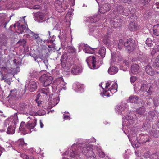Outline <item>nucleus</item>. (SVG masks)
I'll use <instances>...</instances> for the list:
<instances>
[{"instance_id":"f257e3e1","label":"nucleus","mask_w":159,"mask_h":159,"mask_svg":"<svg viewBox=\"0 0 159 159\" xmlns=\"http://www.w3.org/2000/svg\"><path fill=\"white\" fill-rule=\"evenodd\" d=\"M112 82L110 81H107L106 83H102L101 88L102 89V91L101 92V95L102 96H104L107 97L111 96L117 91V84L116 82H113L111 87L108 89V88L112 84Z\"/></svg>"},{"instance_id":"f03ea898","label":"nucleus","mask_w":159,"mask_h":159,"mask_svg":"<svg viewBox=\"0 0 159 159\" xmlns=\"http://www.w3.org/2000/svg\"><path fill=\"white\" fill-rule=\"evenodd\" d=\"M53 79L52 76L46 74L42 75L39 78L40 81L43 83V86H47L50 85L52 83Z\"/></svg>"},{"instance_id":"7ed1b4c3","label":"nucleus","mask_w":159,"mask_h":159,"mask_svg":"<svg viewBox=\"0 0 159 159\" xmlns=\"http://www.w3.org/2000/svg\"><path fill=\"white\" fill-rule=\"evenodd\" d=\"M116 111L119 114L125 116L128 111L127 105L125 103H122L120 105L116 107Z\"/></svg>"},{"instance_id":"20e7f679","label":"nucleus","mask_w":159,"mask_h":159,"mask_svg":"<svg viewBox=\"0 0 159 159\" xmlns=\"http://www.w3.org/2000/svg\"><path fill=\"white\" fill-rule=\"evenodd\" d=\"M82 151L84 154L87 157L90 155L93 156L94 155L92 146L90 144L84 145L82 148Z\"/></svg>"},{"instance_id":"39448f33","label":"nucleus","mask_w":159,"mask_h":159,"mask_svg":"<svg viewBox=\"0 0 159 159\" xmlns=\"http://www.w3.org/2000/svg\"><path fill=\"white\" fill-rule=\"evenodd\" d=\"M140 91L145 96H148L152 93V91L150 88H149L148 84H142L140 88Z\"/></svg>"},{"instance_id":"423d86ee","label":"nucleus","mask_w":159,"mask_h":159,"mask_svg":"<svg viewBox=\"0 0 159 159\" xmlns=\"http://www.w3.org/2000/svg\"><path fill=\"white\" fill-rule=\"evenodd\" d=\"M136 118L134 119L132 116H127L125 117V118L123 117V124L122 125L129 126L131 124H132L134 123V121L135 120Z\"/></svg>"},{"instance_id":"0eeeda50","label":"nucleus","mask_w":159,"mask_h":159,"mask_svg":"<svg viewBox=\"0 0 159 159\" xmlns=\"http://www.w3.org/2000/svg\"><path fill=\"white\" fill-rule=\"evenodd\" d=\"M128 137L130 141L131 142V143L134 147H139V143L137 140H136L135 141L133 142L134 140L136 139L135 134H129L128 135Z\"/></svg>"},{"instance_id":"6e6552de","label":"nucleus","mask_w":159,"mask_h":159,"mask_svg":"<svg viewBox=\"0 0 159 159\" xmlns=\"http://www.w3.org/2000/svg\"><path fill=\"white\" fill-rule=\"evenodd\" d=\"M124 46L126 47V49L129 51H132L133 50L134 45L133 42H131L130 39H128L124 43Z\"/></svg>"},{"instance_id":"1a4fd4ad","label":"nucleus","mask_w":159,"mask_h":159,"mask_svg":"<svg viewBox=\"0 0 159 159\" xmlns=\"http://www.w3.org/2000/svg\"><path fill=\"white\" fill-rule=\"evenodd\" d=\"M14 27L16 29H17L18 31V33L22 34L24 30L26 29V26L23 25H21L20 23L17 22L14 25Z\"/></svg>"},{"instance_id":"9d476101","label":"nucleus","mask_w":159,"mask_h":159,"mask_svg":"<svg viewBox=\"0 0 159 159\" xmlns=\"http://www.w3.org/2000/svg\"><path fill=\"white\" fill-rule=\"evenodd\" d=\"M82 71V68L76 65L74 66L71 70V73L73 75H76L80 73Z\"/></svg>"},{"instance_id":"9b49d317","label":"nucleus","mask_w":159,"mask_h":159,"mask_svg":"<svg viewBox=\"0 0 159 159\" xmlns=\"http://www.w3.org/2000/svg\"><path fill=\"white\" fill-rule=\"evenodd\" d=\"M34 16L36 20L38 22L43 19L44 16L43 13L41 12H37L34 14Z\"/></svg>"},{"instance_id":"f8f14e48","label":"nucleus","mask_w":159,"mask_h":159,"mask_svg":"<svg viewBox=\"0 0 159 159\" xmlns=\"http://www.w3.org/2000/svg\"><path fill=\"white\" fill-rule=\"evenodd\" d=\"M30 34L34 38V40L36 41V43L38 44H39L42 43V40L39 36V34H36L33 32H31L30 33Z\"/></svg>"},{"instance_id":"ddd939ff","label":"nucleus","mask_w":159,"mask_h":159,"mask_svg":"<svg viewBox=\"0 0 159 159\" xmlns=\"http://www.w3.org/2000/svg\"><path fill=\"white\" fill-rule=\"evenodd\" d=\"M92 62L91 66V65H89V63H88V64L89 65V67L91 69H97L99 67V66L97 65L96 64L97 63L96 60V58L94 56H92Z\"/></svg>"},{"instance_id":"4468645a","label":"nucleus","mask_w":159,"mask_h":159,"mask_svg":"<svg viewBox=\"0 0 159 159\" xmlns=\"http://www.w3.org/2000/svg\"><path fill=\"white\" fill-rule=\"evenodd\" d=\"M36 121L35 120L34 122L30 123L28 122L25 125V127L26 129H28L29 130H31L33 129L35 126L36 125Z\"/></svg>"},{"instance_id":"2eb2a0df","label":"nucleus","mask_w":159,"mask_h":159,"mask_svg":"<svg viewBox=\"0 0 159 159\" xmlns=\"http://www.w3.org/2000/svg\"><path fill=\"white\" fill-rule=\"evenodd\" d=\"M84 51L86 53H88L93 54L94 52V49L91 48L87 44L84 45Z\"/></svg>"},{"instance_id":"dca6fc26","label":"nucleus","mask_w":159,"mask_h":159,"mask_svg":"<svg viewBox=\"0 0 159 159\" xmlns=\"http://www.w3.org/2000/svg\"><path fill=\"white\" fill-rule=\"evenodd\" d=\"M37 88V84L35 82L31 81L29 83V90L30 91L33 92Z\"/></svg>"},{"instance_id":"f3484780","label":"nucleus","mask_w":159,"mask_h":159,"mask_svg":"<svg viewBox=\"0 0 159 159\" xmlns=\"http://www.w3.org/2000/svg\"><path fill=\"white\" fill-rule=\"evenodd\" d=\"M118 68L114 66L110 67L108 70V73L110 75H114L118 71Z\"/></svg>"},{"instance_id":"a211bd4d","label":"nucleus","mask_w":159,"mask_h":159,"mask_svg":"<svg viewBox=\"0 0 159 159\" xmlns=\"http://www.w3.org/2000/svg\"><path fill=\"white\" fill-rule=\"evenodd\" d=\"M139 70V67L138 65L135 64L133 65L131 67V71L133 74H136L138 73Z\"/></svg>"},{"instance_id":"6ab92c4d","label":"nucleus","mask_w":159,"mask_h":159,"mask_svg":"<svg viewBox=\"0 0 159 159\" xmlns=\"http://www.w3.org/2000/svg\"><path fill=\"white\" fill-rule=\"evenodd\" d=\"M147 73L149 75H153L154 74V72L151 66L149 65H147L145 68Z\"/></svg>"},{"instance_id":"aec40b11","label":"nucleus","mask_w":159,"mask_h":159,"mask_svg":"<svg viewBox=\"0 0 159 159\" xmlns=\"http://www.w3.org/2000/svg\"><path fill=\"white\" fill-rule=\"evenodd\" d=\"M99 20V17L98 15L93 16L89 18V21L91 23L96 22Z\"/></svg>"},{"instance_id":"412c9836","label":"nucleus","mask_w":159,"mask_h":159,"mask_svg":"<svg viewBox=\"0 0 159 159\" xmlns=\"http://www.w3.org/2000/svg\"><path fill=\"white\" fill-rule=\"evenodd\" d=\"M153 30L154 34L159 36V24L154 26Z\"/></svg>"},{"instance_id":"4be33fe9","label":"nucleus","mask_w":159,"mask_h":159,"mask_svg":"<svg viewBox=\"0 0 159 159\" xmlns=\"http://www.w3.org/2000/svg\"><path fill=\"white\" fill-rule=\"evenodd\" d=\"M150 134L154 137H158L159 136V131L153 129L150 132Z\"/></svg>"},{"instance_id":"5701e85b","label":"nucleus","mask_w":159,"mask_h":159,"mask_svg":"<svg viewBox=\"0 0 159 159\" xmlns=\"http://www.w3.org/2000/svg\"><path fill=\"white\" fill-rule=\"evenodd\" d=\"M102 8L104 9L105 11L103 12L102 11L101 12V11L102 10V9H100V13H102V14H104L105 12L109 11L110 10L111 6L109 4L106 3L104 5Z\"/></svg>"},{"instance_id":"b1692460","label":"nucleus","mask_w":159,"mask_h":159,"mask_svg":"<svg viewBox=\"0 0 159 159\" xmlns=\"http://www.w3.org/2000/svg\"><path fill=\"white\" fill-rule=\"evenodd\" d=\"M137 112L138 114L143 116L147 114L145 109L143 107L139 108V109L137 110Z\"/></svg>"},{"instance_id":"393cba45","label":"nucleus","mask_w":159,"mask_h":159,"mask_svg":"<svg viewBox=\"0 0 159 159\" xmlns=\"http://www.w3.org/2000/svg\"><path fill=\"white\" fill-rule=\"evenodd\" d=\"M40 93L45 95H47L49 94L50 90L48 87L42 89L40 91Z\"/></svg>"},{"instance_id":"a878e982","label":"nucleus","mask_w":159,"mask_h":159,"mask_svg":"<svg viewBox=\"0 0 159 159\" xmlns=\"http://www.w3.org/2000/svg\"><path fill=\"white\" fill-rule=\"evenodd\" d=\"M129 102L131 103L136 102L138 99V97L136 96H132L129 98Z\"/></svg>"},{"instance_id":"bb28decb","label":"nucleus","mask_w":159,"mask_h":159,"mask_svg":"<svg viewBox=\"0 0 159 159\" xmlns=\"http://www.w3.org/2000/svg\"><path fill=\"white\" fill-rule=\"evenodd\" d=\"M111 42V39L109 35L106 36L103 40V42L106 44H109Z\"/></svg>"},{"instance_id":"cd10ccee","label":"nucleus","mask_w":159,"mask_h":159,"mask_svg":"<svg viewBox=\"0 0 159 159\" xmlns=\"http://www.w3.org/2000/svg\"><path fill=\"white\" fill-rule=\"evenodd\" d=\"M15 132V128L12 126H10L8 127L7 133L8 134H13Z\"/></svg>"},{"instance_id":"c85d7f7f","label":"nucleus","mask_w":159,"mask_h":159,"mask_svg":"<svg viewBox=\"0 0 159 159\" xmlns=\"http://www.w3.org/2000/svg\"><path fill=\"white\" fill-rule=\"evenodd\" d=\"M129 28L130 30H137V25L134 22H131L129 25Z\"/></svg>"},{"instance_id":"c756f323","label":"nucleus","mask_w":159,"mask_h":159,"mask_svg":"<svg viewBox=\"0 0 159 159\" xmlns=\"http://www.w3.org/2000/svg\"><path fill=\"white\" fill-rule=\"evenodd\" d=\"M1 68L2 71L4 72L6 74L10 73V69L9 67H7L6 65L5 66H2Z\"/></svg>"},{"instance_id":"7c9ffc66","label":"nucleus","mask_w":159,"mask_h":159,"mask_svg":"<svg viewBox=\"0 0 159 159\" xmlns=\"http://www.w3.org/2000/svg\"><path fill=\"white\" fill-rule=\"evenodd\" d=\"M106 49L104 47H102L100 49V56L102 59L104 58L105 55Z\"/></svg>"},{"instance_id":"2f4dec72","label":"nucleus","mask_w":159,"mask_h":159,"mask_svg":"<svg viewBox=\"0 0 159 159\" xmlns=\"http://www.w3.org/2000/svg\"><path fill=\"white\" fill-rule=\"evenodd\" d=\"M17 90L16 89L11 90L9 96L11 97H16L17 95Z\"/></svg>"},{"instance_id":"473e14b6","label":"nucleus","mask_w":159,"mask_h":159,"mask_svg":"<svg viewBox=\"0 0 159 159\" xmlns=\"http://www.w3.org/2000/svg\"><path fill=\"white\" fill-rule=\"evenodd\" d=\"M63 2L64 0H56L54 3V5L57 7H60Z\"/></svg>"},{"instance_id":"72a5a7b5","label":"nucleus","mask_w":159,"mask_h":159,"mask_svg":"<svg viewBox=\"0 0 159 159\" xmlns=\"http://www.w3.org/2000/svg\"><path fill=\"white\" fill-rule=\"evenodd\" d=\"M7 38L6 37L0 43V45H1L2 48L3 46L7 47Z\"/></svg>"},{"instance_id":"f704fd0d","label":"nucleus","mask_w":159,"mask_h":159,"mask_svg":"<svg viewBox=\"0 0 159 159\" xmlns=\"http://www.w3.org/2000/svg\"><path fill=\"white\" fill-rule=\"evenodd\" d=\"M139 4L141 6H143L147 4L150 1V0H139Z\"/></svg>"},{"instance_id":"c9c22d12","label":"nucleus","mask_w":159,"mask_h":159,"mask_svg":"<svg viewBox=\"0 0 159 159\" xmlns=\"http://www.w3.org/2000/svg\"><path fill=\"white\" fill-rule=\"evenodd\" d=\"M26 124H25V123L23 122H22L20 124V126L19 128V130L20 131H22L23 132H25V129H26V128L25 127V125Z\"/></svg>"},{"instance_id":"e433bc0d","label":"nucleus","mask_w":159,"mask_h":159,"mask_svg":"<svg viewBox=\"0 0 159 159\" xmlns=\"http://www.w3.org/2000/svg\"><path fill=\"white\" fill-rule=\"evenodd\" d=\"M153 66L155 68L159 66V55L155 60V61L153 63Z\"/></svg>"},{"instance_id":"4c0bfd02","label":"nucleus","mask_w":159,"mask_h":159,"mask_svg":"<svg viewBox=\"0 0 159 159\" xmlns=\"http://www.w3.org/2000/svg\"><path fill=\"white\" fill-rule=\"evenodd\" d=\"M73 87L76 91H79L81 90V86L78 83L76 84H74Z\"/></svg>"},{"instance_id":"58836bf2","label":"nucleus","mask_w":159,"mask_h":159,"mask_svg":"<svg viewBox=\"0 0 159 159\" xmlns=\"http://www.w3.org/2000/svg\"><path fill=\"white\" fill-rule=\"evenodd\" d=\"M69 52L70 53L73 54L74 55H75L76 53V50L75 48L72 47L69 48Z\"/></svg>"},{"instance_id":"ea45409f","label":"nucleus","mask_w":159,"mask_h":159,"mask_svg":"<svg viewBox=\"0 0 159 159\" xmlns=\"http://www.w3.org/2000/svg\"><path fill=\"white\" fill-rule=\"evenodd\" d=\"M143 159H151L150 157V154L148 152L146 153L142 157Z\"/></svg>"},{"instance_id":"a19ab883","label":"nucleus","mask_w":159,"mask_h":159,"mask_svg":"<svg viewBox=\"0 0 159 159\" xmlns=\"http://www.w3.org/2000/svg\"><path fill=\"white\" fill-rule=\"evenodd\" d=\"M154 103L156 106H157L159 104V98L156 97L154 99Z\"/></svg>"},{"instance_id":"79ce46f5","label":"nucleus","mask_w":159,"mask_h":159,"mask_svg":"<svg viewBox=\"0 0 159 159\" xmlns=\"http://www.w3.org/2000/svg\"><path fill=\"white\" fill-rule=\"evenodd\" d=\"M59 100L58 99V98H54L53 99V103H52V105H53V106H54L56 105H57L59 102Z\"/></svg>"},{"instance_id":"37998d69","label":"nucleus","mask_w":159,"mask_h":159,"mask_svg":"<svg viewBox=\"0 0 159 159\" xmlns=\"http://www.w3.org/2000/svg\"><path fill=\"white\" fill-rule=\"evenodd\" d=\"M123 45V41L121 39L119 40L118 44V48L119 49L121 48L122 47Z\"/></svg>"},{"instance_id":"c03bdc74","label":"nucleus","mask_w":159,"mask_h":159,"mask_svg":"<svg viewBox=\"0 0 159 159\" xmlns=\"http://www.w3.org/2000/svg\"><path fill=\"white\" fill-rule=\"evenodd\" d=\"M150 126V124L148 123H145L143 125L142 127L145 129H147Z\"/></svg>"},{"instance_id":"a18cd8bd","label":"nucleus","mask_w":159,"mask_h":159,"mask_svg":"<svg viewBox=\"0 0 159 159\" xmlns=\"http://www.w3.org/2000/svg\"><path fill=\"white\" fill-rule=\"evenodd\" d=\"M19 144L20 145H21L22 146H24V145H26L27 144L26 143H25L23 139H19Z\"/></svg>"},{"instance_id":"49530a36","label":"nucleus","mask_w":159,"mask_h":159,"mask_svg":"<svg viewBox=\"0 0 159 159\" xmlns=\"http://www.w3.org/2000/svg\"><path fill=\"white\" fill-rule=\"evenodd\" d=\"M155 49H157V50L159 51V45L157 46L156 47H155V48L152 50L151 52V54L152 55H154L156 53V52Z\"/></svg>"},{"instance_id":"de8ad7c7","label":"nucleus","mask_w":159,"mask_h":159,"mask_svg":"<svg viewBox=\"0 0 159 159\" xmlns=\"http://www.w3.org/2000/svg\"><path fill=\"white\" fill-rule=\"evenodd\" d=\"M146 43L148 46H150L152 43L151 40L150 39H148L146 41Z\"/></svg>"},{"instance_id":"09e8293b","label":"nucleus","mask_w":159,"mask_h":159,"mask_svg":"<svg viewBox=\"0 0 159 159\" xmlns=\"http://www.w3.org/2000/svg\"><path fill=\"white\" fill-rule=\"evenodd\" d=\"M137 80L135 76H131L130 78V81L131 83H134Z\"/></svg>"},{"instance_id":"8fccbe9b","label":"nucleus","mask_w":159,"mask_h":159,"mask_svg":"<svg viewBox=\"0 0 159 159\" xmlns=\"http://www.w3.org/2000/svg\"><path fill=\"white\" fill-rule=\"evenodd\" d=\"M125 11H126L124 10L122 12H123L122 14L123 15H125V16H128L129 14V10L127 9V11L126 12H125Z\"/></svg>"},{"instance_id":"3c124183","label":"nucleus","mask_w":159,"mask_h":159,"mask_svg":"<svg viewBox=\"0 0 159 159\" xmlns=\"http://www.w3.org/2000/svg\"><path fill=\"white\" fill-rule=\"evenodd\" d=\"M27 105L25 103H21L20 104V107L22 108H25L27 107Z\"/></svg>"},{"instance_id":"603ef678","label":"nucleus","mask_w":159,"mask_h":159,"mask_svg":"<svg viewBox=\"0 0 159 159\" xmlns=\"http://www.w3.org/2000/svg\"><path fill=\"white\" fill-rule=\"evenodd\" d=\"M34 9H37L40 8V7L39 5H35L32 7Z\"/></svg>"},{"instance_id":"864d4df0","label":"nucleus","mask_w":159,"mask_h":159,"mask_svg":"<svg viewBox=\"0 0 159 159\" xmlns=\"http://www.w3.org/2000/svg\"><path fill=\"white\" fill-rule=\"evenodd\" d=\"M22 157L24 159H28L29 158V156H28L26 154H22Z\"/></svg>"},{"instance_id":"5fc2aeb1","label":"nucleus","mask_w":159,"mask_h":159,"mask_svg":"<svg viewBox=\"0 0 159 159\" xmlns=\"http://www.w3.org/2000/svg\"><path fill=\"white\" fill-rule=\"evenodd\" d=\"M88 157L87 159H96V158L93 156H92L90 155V156H89L88 157Z\"/></svg>"},{"instance_id":"6e6d98bb","label":"nucleus","mask_w":159,"mask_h":159,"mask_svg":"<svg viewBox=\"0 0 159 159\" xmlns=\"http://www.w3.org/2000/svg\"><path fill=\"white\" fill-rule=\"evenodd\" d=\"M4 81L6 83H7L9 85H10L11 82H10V81L6 78H5Z\"/></svg>"},{"instance_id":"4d7b16f0","label":"nucleus","mask_w":159,"mask_h":159,"mask_svg":"<svg viewBox=\"0 0 159 159\" xmlns=\"http://www.w3.org/2000/svg\"><path fill=\"white\" fill-rule=\"evenodd\" d=\"M105 156V154L102 152H100V157H104Z\"/></svg>"},{"instance_id":"13d9d810","label":"nucleus","mask_w":159,"mask_h":159,"mask_svg":"<svg viewBox=\"0 0 159 159\" xmlns=\"http://www.w3.org/2000/svg\"><path fill=\"white\" fill-rule=\"evenodd\" d=\"M70 157H75V152H71L70 154Z\"/></svg>"},{"instance_id":"bf43d9fd","label":"nucleus","mask_w":159,"mask_h":159,"mask_svg":"<svg viewBox=\"0 0 159 159\" xmlns=\"http://www.w3.org/2000/svg\"><path fill=\"white\" fill-rule=\"evenodd\" d=\"M112 59L113 61H114L116 59V57L115 56L113 55V53L112 55Z\"/></svg>"},{"instance_id":"052dcab7","label":"nucleus","mask_w":159,"mask_h":159,"mask_svg":"<svg viewBox=\"0 0 159 159\" xmlns=\"http://www.w3.org/2000/svg\"><path fill=\"white\" fill-rule=\"evenodd\" d=\"M40 126L41 128H42L44 126V125L43 124L41 120H40Z\"/></svg>"},{"instance_id":"680f3d73","label":"nucleus","mask_w":159,"mask_h":159,"mask_svg":"<svg viewBox=\"0 0 159 159\" xmlns=\"http://www.w3.org/2000/svg\"><path fill=\"white\" fill-rule=\"evenodd\" d=\"M62 57H61V64H62V65L63 66H65V62H63V61H62Z\"/></svg>"},{"instance_id":"e2e57ef3","label":"nucleus","mask_w":159,"mask_h":159,"mask_svg":"<svg viewBox=\"0 0 159 159\" xmlns=\"http://www.w3.org/2000/svg\"><path fill=\"white\" fill-rule=\"evenodd\" d=\"M5 78H5V77L3 75H2L1 77V80H2V81L3 80H4Z\"/></svg>"},{"instance_id":"0e129e2a","label":"nucleus","mask_w":159,"mask_h":159,"mask_svg":"<svg viewBox=\"0 0 159 159\" xmlns=\"http://www.w3.org/2000/svg\"><path fill=\"white\" fill-rule=\"evenodd\" d=\"M69 117L68 116V115H66L65 116H64V119H68L69 118Z\"/></svg>"},{"instance_id":"69168bd1","label":"nucleus","mask_w":159,"mask_h":159,"mask_svg":"<svg viewBox=\"0 0 159 159\" xmlns=\"http://www.w3.org/2000/svg\"><path fill=\"white\" fill-rule=\"evenodd\" d=\"M19 42H23V43L25 44L26 43V42L24 39H20V40Z\"/></svg>"},{"instance_id":"338daca9","label":"nucleus","mask_w":159,"mask_h":159,"mask_svg":"<svg viewBox=\"0 0 159 159\" xmlns=\"http://www.w3.org/2000/svg\"><path fill=\"white\" fill-rule=\"evenodd\" d=\"M156 6L157 8H159V2L156 3Z\"/></svg>"},{"instance_id":"774afa93","label":"nucleus","mask_w":159,"mask_h":159,"mask_svg":"<svg viewBox=\"0 0 159 159\" xmlns=\"http://www.w3.org/2000/svg\"><path fill=\"white\" fill-rule=\"evenodd\" d=\"M149 102H148L147 103V105H149V104L150 103V102H152V99L151 98H149Z\"/></svg>"}]
</instances>
